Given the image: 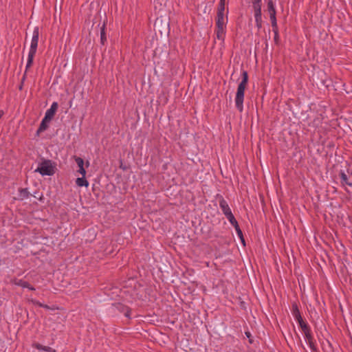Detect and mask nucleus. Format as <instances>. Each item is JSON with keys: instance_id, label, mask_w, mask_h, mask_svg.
Segmentation results:
<instances>
[{"instance_id": "nucleus-7", "label": "nucleus", "mask_w": 352, "mask_h": 352, "mask_svg": "<svg viewBox=\"0 0 352 352\" xmlns=\"http://www.w3.org/2000/svg\"><path fill=\"white\" fill-rule=\"evenodd\" d=\"M341 183L342 185H348L352 186V173L347 171L346 173H340Z\"/></svg>"}, {"instance_id": "nucleus-22", "label": "nucleus", "mask_w": 352, "mask_h": 352, "mask_svg": "<svg viewBox=\"0 0 352 352\" xmlns=\"http://www.w3.org/2000/svg\"><path fill=\"white\" fill-rule=\"evenodd\" d=\"M107 41V37L105 36V32L104 27L101 28L100 31V41L102 45L104 44V42Z\"/></svg>"}, {"instance_id": "nucleus-28", "label": "nucleus", "mask_w": 352, "mask_h": 352, "mask_svg": "<svg viewBox=\"0 0 352 352\" xmlns=\"http://www.w3.org/2000/svg\"><path fill=\"white\" fill-rule=\"evenodd\" d=\"M129 311L127 310L126 313H124V315L126 316V317H129Z\"/></svg>"}, {"instance_id": "nucleus-14", "label": "nucleus", "mask_w": 352, "mask_h": 352, "mask_svg": "<svg viewBox=\"0 0 352 352\" xmlns=\"http://www.w3.org/2000/svg\"><path fill=\"white\" fill-rule=\"evenodd\" d=\"M252 3L254 14H261V0H254Z\"/></svg>"}, {"instance_id": "nucleus-18", "label": "nucleus", "mask_w": 352, "mask_h": 352, "mask_svg": "<svg viewBox=\"0 0 352 352\" xmlns=\"http://www.w3.org/2000/svg\"><path fill=\"white\" fill-rule=\"evenodd\" d=\"M225 5L226 2L223 1H220L218 9H217V14H225Z\"/></svg>"}, {"instance_id": "nucleus-21", "label": "nucleus", "mask_w": 352, "mask_h": 352, "mask_svg": "<svg viewBox=\"0 0 352 352\" xmlns=\"http://www.w3.org/2000/svg\"><path fill=\"white\" fill-rule=\"evenodd\" d=\"M226 218L228 219L229 222L231 223V225H232L234 226V228H235L236 226H239L238 222L235 219V218H234L233 214L229 215Z\"/></svg>"}, {"instance_id": "nucleus-11", "label": "nucleus", "mask_w": 352, "mask_h": 352, "mask_svg": "<svg viewBox=\"0 0 352 352\" xmlns=\"http://www.w3.org/2000/svg\"><path fill=\"white\" fill-rule=\"evenodd\" d=\"M300 328L302 329V331L305 335V338L307 342L309 340H314V337L311 335V329L307 324H303V326Z\"/></svg>"}, {"instance_id": "nucleus-2", "label": "nucleus", "mask_w": 352, "mask_h": 352, "mask_svg": "<svg viewBox=\"0 0 352 352\" xmlns=\"http://www.w3.org/2000/svg\"><path fill=\"white\" fill-rule=\"evenodd\" d=\"M39 37V29L38 27L34 28L32 38L30 44V48L28 53V62L26 64L25 72L32 66L34 55L36 52Z\"/></svg>"}, {"instance_id": "nucleus-10", "label": "nucleus", "mask_w": 352, "mask_h": 352, "mask_svg": "<svg viewBox=\"0 0 352 352\" xmlns=\"http://www.w3.org/2000/svg\"><path fill=\"white\" fill-rule=\"evenodd\" d=\"M75 161L79 168L78 172L83 177H85L86 170L84 168V161L81 157H76Z\"/></svg>"}, {"instance_id": "nucleus-5", "label": "nucleus", "mask_w": 352, "mask_h": 352, "mask_svg": "<svg viewBox=\"0 0 352 352\" xmlns=\"http://www.w3.org/2000/svg\"><path fill=\"white\" fill-rule=\"evenodd\" d=\"M267 9L270 13V18L272 23V26H276V9L272 0H268Z\"/></svg>"}, {"instance_id": "nucleus-29", "label": "nucleus", "mask_w": 352, "mask_h": 352, "mask_svg": "<svg viewBox=\"0 0 352 352\" xmlns=\"http://www.w3.org/2000/svg\"><path fill=\"white\" fill-rule=\"evenodd\" d=\"M245 335L247 336L248 338H250L251 336L250 332H245Z\"/></svg>"}, {"instance_id": "nucleus-20", "label": "nucleus", "mask_w": 352, "mask_h": 352, "mask_svg": "<svg viewBox=\"0 0 352 352\" xmlns=\"http://www.w3.org/2000/svg\"><path fill=\"white\" fill-rule=\"evenodd\" d=\"M256 26L258 29L262 27V16L261 14H254Z\"/></svg>"}, {"instance_id": "nucleus-19", "label": "nucleus", "mask_w": 352, "mask_h": 352, "mask_svg": "<svg viewBox=\"0 0 352 352\" xmlns=\"http://www.w3.org/2000/svg\"><path fill=\"white\" fill-rule=\"evenodd\" d=\"M234 228H235L236 234H237L238 236L240 238L243 245H245V239L243 238V232H242L241 230L240 229L239 226H236Z\"/></svg>"}, {"instance_id": "nucleus-9", "label": "nucleus", "mask_w": 352, "mask_h": 352, "mask_svg": "<svg viewBox=\"0 0 352 352\" xmlns=\"http://www.w3.org/2000/svg\"><path fill=\"white\" fill-rule=\"evenodd\" d=\"M219 206H220L223 213L225 214V216L226 217H228L229 215L232 214V211H231L227 201L225 199H221L220 200Z\"/></svg>"}, {"instance_id": "nucleus-26", "label": "nucleus", "mask_w": 352, "mask_h": 352, "mask_svg": "<svg viewBox=\"0 0 352 352\" xmlns=\"http://www.w3.org/2000/svg\"><path fill=\"white\" fill-rule=\"evenodd\" d=\"M116 307V308L120 309L121 311H123V309H124V307L120 304H118Z\"/></svg>"}, {"instance_id": "nucleus-15", "label": "nucleus", "mask_w": 352, "mask_h": 352, "mask_svg": "<svg viewBox=\"0 0 352 352\" xmlns=\"http://www.w3.org/2000/svg\"><path fill=\"white\" fill-rule=\"evenodd\" d=\"M30 194L28 188H20L19 190V197L21 200L28 199L30 197Z\"/></svg>"}, {"instance_id": "nucleus-3", "label": "nucleus", "mask_w": 352, "mask_h": 352, "mask_svg": "<svg viewBox=\"0 0 352 352\" xmlns=\"http://www.w3.org/2000/svg\"><path fill=\"white\" fill-rule=\"evenodd\" d=\"M228 23V17L225 14H217L216 19L217 37L219 40L223 41L226 34V27Z\"/></svg>"}, {"instance_id": "nucleus-24", "label": "nucleus", "mask_w": 352, "mask_h": 352, "mask_svg": "<svg viewBox=\"0 0 352 352\" xmlns=\"http://www.w3.org/2000/svg\"><path fill=\"white\" fill-rule=\"evenodd\" d=\"M307 343H308L310 349L312 351H316V344H315V343L314 342V340L307 341Z\"/></svg>"}, {"instance_id": "nucleus-13", "label": "nucleus", "mask_w": 352, "mask_h": 352, "mask_svg": "<svg viewBox=\"0 0 352 352\" xmlns=\"http://www.w3.org/2000/svg\"><path fill=\"white\" fill-rule=\"evenodd\" d=\"M51 120H45V118L44 117L42 120L40 126L37 130V133H40L44 131H45L48 127V124L50 123Z\"/></svg>"}, {"instance_id": "nucleus-25", "label": "nucleus", "mask_w": 352, "mask_h": 352, "mask_svg": "<svg viewBox=\"0 0 352 352\" xmlns=\"http://www.w3.org/2000/svg\"><path fill=\"white\" fill-rule=\"evenodd\" d=\"M30 301L32 302V304L35 305H37L40 307H42L43 306V304L38 302V300H34V299H32L30 300Z\"/></svg>"}, {"instance_id": "nucleus-16", "label": "nucleus", "mask_w": 352, "mask_h": 352, "mask_svg": "<svg viewBox=\"0 0 352 352\" xmlns=\"http://www.w3.org/2000/svg\"><path fill=\"white\" fill-rule=\"evenodd\" d=\"M33 346L38 350H42L46 352H55L56 351L50 346H43L41 344L35 343Z\"/></svg>"}, {"instance_id": "nucleus-6", "label": "nucleus", "mask_w": 352, "mask_h": 352, "mask_svg": "<svg viewBox=\"0 0 352 352\" xmlns=\"http://www.w3.org/2000/svg\"><path fill=\"white\" fill-rule=\"evenodd\" d=\"M292 315L296 321L298 322L300 327L303 326V324H307L302 319L298 307L296 304H293L292 305Z\"/></svg>"}, {"instance_id": "nucleus-17", "label": "nucleus", "mask_w": 352, "mask_h": 352, "mask_svg": "<svg viewBox=\"0 0 352 352\" xmlns=\"http://www.w3.org/2000/svg\"><path fill=\"white\" fill-rule=\"evenodd\" d=\"M76 184L78 186L82 187L85 186L87 187L89 186V182L85 179V177L82 176V177H78L76 180Z\"/></svg>"}, {"instance_id": "nucleus-12", "label": "nucleus", "mask_w": 352, "mask_h": 352, "mask_svg": "<svg viewBox=\"0 0 352 352\" xmlns=\"http://www.w3.org/2000/svg\"><path fill=\"white\" fill-rule=\"evenodd\" d=\"M14 285L22 287L23 288H28L30 290H35L34 287L31 286L28 282L21 279H15L13 280Z\"/></svg>"}, {"instance_id": "nucleus-8", "label": "nucleus", "mask_w": 352, "mask_h": 352, "mask_svg": "<svg viewBox=\"0 0 352 352\" xmlns=\"http://www.w3.org/2000/svg\"><path fill=\"white\" fill-rule=\"evenodd\" d=\"M58 105L56 102H54L50 108L47 109L45 112V120H52L54 118L57 109H58Z\"/></svg>"}, {"instance_id": "nucleus-23", "label": "nucleus", "mask_w": 352, "mask_h": 352, "mask_svg": "<svg viewBox=\"0 0 352 352\" xmlns=\"http://www.w3.org/2000/svg\"><path fill=\"white\" fill-rule=\"evenodd\" d=\"M272 30L274 33V41L277 43L278 40V26L272 27Z\"/></svg>"}, {"instance_id": "nucleus-27", "label": "nucleus", "mask_w": 352, "mask_h": 352, "mask_svg": "<svg viewBox=\"0 0 352 352\" xmlns=\"http://www.w3.org/2000/svg\"><path fill=\"white\" fill-rule=\"evenodd\" d=\"M42 307L45 308L46 309H50V307L48 305H44L43 304V306Z\"/></svg>"}, {"instance_id": "nucleus-4", "label": "nucleus", "mask_w": 352, "mask_h": 352, "mask_svg": "<svg viewBox=\"0 0 352 352\" xmlns=\"http://www.w3.org/2000/svg\"><path fill=\"white\" fill-rule=\"evenodd\" d=\"M56 166L51 160H44L35 170V172L39 173L42 175H53L55 173Z\"/></svg>"}, {"instance_id": "nucleus-1", "label": "nucleus", "mask_w": 352, "mask_h": 352, "mask_svg": "<svg viewBox=\"0 0 352 352\" xmlns=\"http://www.w3.org/2000/svg\"><path fill=\"white\" fill-rule=\"evenodd\" d=\"M248 75L246 71H243L242 72V79L240 83L238 85L236 97H235V104L236 109L242 112L243 110V100H244V93L248 85Z\"/></svg>"}]
</instances>
